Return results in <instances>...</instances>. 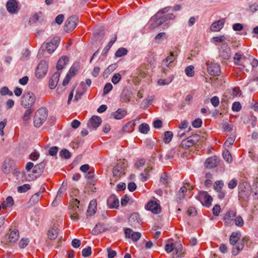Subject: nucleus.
I'll use <instances>...</instances> for the list:
<instances>
[{
  "mask_svg": "<svg viewBox=\"0 0 258 258\" xmlns=\"http://www.w3.org/2000/svg\"><path fill=\"white\" fill-rule=\"evenodd\" d=\"M243 59L244 60L245 62H250L252 68L256 67L258 66V60L252 57H251L250 58H247L245 57L243 58Z\"/></svg>",
  "mask_w": 258,
  "mask_h": 258,
  "instance_id": "obj_47",
  "label": "nucleus"
},
{
  "mask_svg": "<svg viewBox=\"0 0 258 258\" xmlns=\"http://www.w3.org/2000/svg\"><path fill=\"white\" fill-rule=\"evenodd\" d=\"M207 71L209 74L212 76H219L220 72V67L218 63L211 62L208 63Z\"/></svg>",
  "mask_w": 258,
  "mask_h": 258,
  "instance_id": "obj_11",
  "label": "nucleus"
},
{
  "mask_svg": "<svg viewBox=\"0 0 258 258\" xmlns=\"http://www.w3.org/2000/svg\"><path fill=\"white\" fill-rule=\"evenodd\" d=\"M141 237V233L139 232H134L131 235V238L134 242H137Z\"/></svg>",
  "mask_w": 258,
  "mask_h": 258,
  "instance_id": "obj_52",
  "label": "nucleus"
},
{
  "mask_svg": "<svg viewBox=\"0 0 258 258\" xmlns=\"http://www.w3.org/2000/svg\"><path fill=\"white\" fill-rule=\"evenodd\" d=\"M139 130L141 133L146 134L149 132L150 130V127L149 125L147 123H142L140 125Z\"/></svg>",
  "mask_w": 258,
  "mask_h": 258,
  "instance_id": "obj_39",
  "label": "nucleus"
},
{
  "mask_svg": "<svg viewBox=\"0 0 258 258\" xmlns=\"http://www.w3.org/2000/svg\"><path fill=\"white\" fill-rule=\"evenodd\" d=\"M96 208V203L95 201H91L88 206L87 210V215L91 216L95 213V209Z\"/></svg>",
  "mask_w": 258,
  "mask_h": 258,
  "instance_id": "obj_30",
  "label": "nucleus"
},
{
  "mask_svg": "<svg viewBox=\"0 0 258 258\" xmlns=\"http://www.w3.org/2000/svg\"><path fill=\"white\" fill-rule=\"evenodd\" d=\"M166 34L165 32H161L158 34L155 38V41L157 43H160L164 38H166Z\"/></svg>",
  "mask_w": 258,
  "mask_h": 258,
  "instance_id": "obj_44",
  "label": "nucleus"
},
{
  "mask_svg": "<svg viewBox=\"0 0 258 258\" xmlns=\"http://www.w3.org/2000/svg\"><path fill=\"white\" fill-rule=\"evenodd\" d=\"M121 96V99L123 102H127L130 101L131 96L130 92L127 90H123Z\"/></svg>",
  "mask_w": 258,
  "mask_h": 258,
  "instance_id": "obj_37",
  "label": "nucleus"
},
{
  "mask_svg": "<svg viewBox=\"0 0 258 258\" xmlns=\"http://www.w3.org/2000/svg\"><path fill=\"white\" fill-rule=\"evenodd\" d=\"M7 9L11 14H15L18 12V3L16 0H9L7 3Z\"/></svg>",
  "mask_w": 258,
  "mask_h": 258,
  "instance_id": "obj_17",
  "label": "nucleus"
},
{
  "mask_svg": "<svg viewBox=\"0 0 258 258\" xmlns=\"http://www.w3.org/2000/svg\"><path fill=\"white\" fill-rule=\"evenodd\" d=\"M80 204V201L78 200L77 199H75L72 203V206L73 207V211L75 212L73 214H71V218L72 220L77 221L78 219V215L77 214V210L79 211V205Z\"/></svg>",
  "mask_w": 258,
  "mask_h": 258,
  "instance_id": "obj_21",
  "label": "nucleus"
},
{
  "mask_svg": "<svg viewBox=\"0 0 258 258\" xmlns=\"http://www.w3.org/2000/svg\"><path fill=\"white\" fill-rule=\"evenodd\" d=\"M69 58L66 56H62L57 61L56 69L58 71L62 70L68 63Z\"/></svg>",
  "mask_w": 258,
  "mask_h": 258,
  "instance_id": "obj_25",
  "label": "nucleus"
},
{
  "mask_svg": "<svg viewBox=\"0 0 258 258\" xmlns=\"http://www.w3.org/2000/svg\"><path fill=\"white\" fill-rule=\"evenodd\" d=\"M41 198L40 192H37L32 196L30 200V202L33 204H35L38 202Z\"/></svg>",
  "mask_w": 258,
  "mask_h": 258,
  "instance_id": "obj_40",
  "label": "nucleus"
},
{
  "mask_svg": "<svg viewBox=\"0 0 258 258\" xmlns=\"http://www.w3.org/2000/svg\"><path fill=\"white\" fill-rule=\"evenodd\" d=\"M231 50L230 47L226 43L222 44L219 49L220 56L224 59H228L230 57Z\"/></svg>",
  "mask_w": 258,
  "mask_h": 258,
  "instance_id": "obj_12",
  "label": "nucleus"
},
{
  "mask_svg": "<svg viewBox=\"0 0 258 258\" xmlns=\"http://www.w3.org/2000/svg\"><path fill=\"white\" fill-rule=\"evenodd\" d=\"M147 209L154 214H158L161 212L160 205L156 202L153 201H151L148 203Z\"/></svg>",
  "mask_w": 258,
  "mask_h": 258,
  "instance_id": "obj_16",
  "label": "nucleus"
},
{
  "mask_svg": "<svg viewBox=\"0 0 258 258\" xmlns=\"http://www.w3.org/2000/svg\"><path fill=\"white\" fill-rule=\"evenodd\" d=\"M219 163V161L216 156L208 158L205 162V165L207 168H212L216 167Z\"/></svg>",
  "mask_w": 258,
  "mask_h": 258,
  "instance_id": "obj_19",
  "label": "nucleus"
},
{
  "mask_svg": "<svg viewBox=\"0 0 258 258\" xmlns=\"http://www.w3.org/2000/svg\"><path fill=\"white\" fill-rule=\"evenodd\" d=\"M80 68V65L79 63H75L71 67L69 73L67 75H69V76H71V78L75 76Z\"/></svg>",
  "mask_w": 258,
  "mask_h": 258,
  "instance_id": "obj_28",
  "label": "nucleus"
},
{
  "mask_svg": "<svg viewBox=\"0 0 258 258\" xmlns=\"http://www.w3.org/2000/svg\"><path fill=\"white\" fill-rule=\"evenodd\" d=\"M181 151V147L179 146L175 147L170 150L165 155V158L167 160H170L174 158L176 156H178Z\"/></svg>",
  "mask_w": 258,
  "mask_h": 258,
  "instance_id": "obj_18",
  "label": "nucleus"
},
{
  "mask_svg": "<svg viewBox=\"0 0 258 258\" xmlns=\"http://www.w3.org/2000/svg\"><path fill=\"white\" fill-rule=\"evenodd\" d=\"M121 79V77L120 74L116 73L113 76L111 81L114 85H116L120 81Z\"/></svg>",
  "mask_w": 258,
  "mask_h": 258,
  "instance_id": "obj_50",
  "label": "nucleus"
},
{
  "mask_svg": "<svg viewBox=\"0 0 258 258\" xmlns=\"http://www.w3.org/2000/svg\"><path fill=\"white\" fill-rule=\"evenodd\" d=\"M135 125V123L134 121L128 122L123 126L122 130L123 132L126 133L132 132L134 131Z\"/></svg>",
  "mask_w": 258,
  "mask_h": 258,
  "instance_id": "obj_33",
  "label": "nucleus"
},
{
  "mask_svg": "<svg viewBox=\"0 0 258 258\" xmlns=\"http://www.w3.org/2000/svg\"><path fill=\"white\" fill-rule=\"evenodd\" d=\"M29 242V240L28 238H26V239L23 238L20 241V242L19 243V246L21 248H24L27 246Z\"/></svg>",
  "mask_w": 258,
  "mask_h": 258,
  "instance_id": "obj_55",
  "label": "nucleus"
},
{
  "mask_svg": "<svg viewBox=\"0 0 258 258\" xmlns=\"http://www.w3.org/2000/svg\"><path fill=\"white\" fill-rule=\"evenodd\" d=\"M104 230L100 224H97L92 230V233L97 234L99 233L103 232Z\"/></svg>",
  "mask_w": 258,
  "mask_h": 258,
  "instance_id": "obj_57",
  "label": "nucleus"
},
{
  "mask_svg": "<svg viewBox=\"0 0 258 258\" xmlns=\"http://www.w3.org/2000/svg\"><path fill=\"white\" fill-rule=\"evenodd\" d=\"M59 41L60 39L59 37H54L51 42L46 43L44 47L47 49V51L51 53L56 49Z\"/></svg>",
  "mask_w": 258,
  "mask_h": 258,
  "instance_id": "obj_13",
  "label": "nucleus"
},
{
  "mask_svg": "<svg viewBox=\"0 0 258 258\" xmlns=\"http://www.w3.org/2000/svg\"><path fill=\"white\" fill-rule=\"evenodd\" d=\"M201 137L198 134H194L188 137L187 139L182 141L181 144L179 146L183 149H187L195 146L199 141Z\"/></svg>",
  "mask_w": 258,
  "mask_h": 258,
  "instance_id": "obj_5",
  "label": "nucleus"
},
{
  "mask_svg": "<svg viewBox=\"0 0 258 258\" xmlns=\"http://www.w3.org/2000/svg\"><path fill=\"white\" fill-rule=\"evenodd\" d=\"M127 50L123 47H120L117 49L115 52V56L116 57H121L126 55L127 53Z\"/></svg>",
  "mask_w": 258,
  "mask_h": 258,
  "instance_id": "obj_42",
  "label": "nucleus"
},
{
  "mask_svg": "<svg viewBox=\"0 0 258 258\" xmlns=\"http://www.w3.org/2000/svg\"><path fill=\"white\" fill-rule=\"evenodd\" d=\"M175 16L173 14H168L164 16L163 19L162 21H160L157 24H156L155 26H153L152 25L151 26L153 28H154L156 26H161L163 23L165 22L168 20H173L175 18Z\"/></svg>",
  "mask_w": 258,
  "mask_h": 258,
  "instance_id": "obj_29",
  "label": "nucleus"
},
{
  "mask_svg": "<svg viewBox=\"0 0 258 258\" xmlns=\"http://www.w3.org/2000/svg\"><path fill=\"white\" fill-rule=\"evenodd\" d=\"M240 234L238 232H233L229 238V242L233 245L232 253L237 255L244 247V244L242 241H239Z\"/></svg>",
  "mask_w": 258,
  "mask_h": 258,
  "instance_id": "obj_1",
  "label": "nucleus"
},
{
  "mask_svg": "<svg viewBox=\"0 0 258 258\" xmlns=\"http://www.w3.org/2000/svg\"><path fill=\"white\" fill-rule=\"evenodd\" d=\"M36 100L35 94L32 92L24 93L21 99V105L24 108H32Z\"/></svg>",
  "mask_w": 258,
  "mask_h": 258,
  "instance_id": "obj_3",
  "label": "nucleus"
},
{
  "mask_svg": "<svg viewBox=\"0 0 258 258\" xmlns=\"http://www.w3.org/2000/svg\"><path fill=\"white\" fill-rule=\"evenodd\" d=\"M45 164L44 162H41L34 166L33 169V173L35 174H25V179L27 181H31L35 179L38 176H39L41 173L43 171Z\"/></svg>",
  "mask_w": 258,
  "mask_h": 258,
  "instance_id": "obj_4",
  "label": "nucleus"
},
{
  "mask_svg": "<svg viewBox=\"0 0 258 258\" xmlns=\"http://www.w3.org/2000/svg\"><path fill=\"white\" fill-rule=\"evenodd\" d=\"M59 155L65 159H69L71 157V153L67 149H64L60 151Z\"/></svg>",
  "mask_w": 258,
  "mask_h": 258,
  "instance_id": "obj_46",
  "label": "nucleus"
},
{
  "mask_svg": "<svg viewBox=\"0 0 258 258\" xmlns=\"http://www.w3.org/2000/svg\"><path fill=\"white\" fill-rule=\"evenodd\" d=\"M60 77V73L58 72H55L50 78L49 81V87L51 89L55 88L57 85L59 78Z\"/></svg>",
  "mask_w": 258,
  "mask_h": 258,
  "instance_id": "obj_20",
  "label": "nucleus"
},
{
  "mask_svg": "<svg viewBox=\"0 0 258 258\" xmlns=\"http://www.w3.org/2000/svg\"><path fill=\"white\" fill-rule=\"evenodd\" d=\"M65 190L66 187L65 186L63 185V183L61 187L59 189L55 199L52 202V205H53L54 206H56V205H57V204L60 202L61 198Z\"/></svg>",
  "mask_w": 258,
  "mask_h": 258,
  "instance_id": "obj_22",
  "label": "nucleus"
},
{
  "mask_svg": "<svg viewBox=\"0 0 258 258\" xmlns=\"http://www.w3.org/2000/svg\"><path fill=\"white\" fill-rule=\"evenodd\" d=\"M164 15H163L160 11H158L155 15H154V18L156 20V22L157 24L160 21H162Z\"/></svg>",
  "mask_w": 258,
  "mask_h": 258,
  "instance_id": "obj_60",
  "label": "nucleus"
},
{
  "mask_svg": "<svg viewBox=\"0 0 258 258\" xmlns=\"http://www.w3.org/2000/svg\"><path fill=\"white\" fill-rule=\"evenodd\" d=\"M211 102L214 107H217L219 104V99L217 96H214L211 99Z\"/></svg>",
  "mask_w": 258,
  "mask_h": 258,
  "instance_id": "obj_64",
  "label": "nucleus"
},
{
  "mask_svg": "<svg viewBox=\"0 0 258 258\" xmlns=\"http://www.w3.org/2000/svg\"><path fill=\"white\" fill-rule=\"evenodd\" d=\"M27 109L25 111L23 116L22 119L24 121H27L29 120L31 118V115L34 111V109L33 108H26Z\"/></svg>",
  "mask_w": 258,
  "mask_h": 258,
  "instance_id": "obj_32",
  "label": "nucleus"
},
{
  "mask_svg": "<svg viewBox=\"0 0 258 258\" xmlns=\"http://www.w3.org/2000/svg\"><path fill=\"white\" fill-rule=\"evenodd\" d=\"M224 186V183L223 181L219 180L215 182L214 185V188L216 191H220L222 189Z\"/></svg>",
  "mask_w": 258,
  "mask_h": 258,
  "instance_id": "obj_49",
  "label": "nucleus"
},
{
  "mask_svg": "<svg viewBox=\"0 0 258 258\" xmlns=\"http://www.w3.org/2000/svg\"><path fill=\"white\" fill-rule=\"evenodd\" d=\"M194 66L190 65L187 67L185 69V72L186 75L188 77H193L195 74V72L194 71Z\"/></svg>",
  "mask_w": 258,
  "mask_h": 258,
  "instance_id": "obj_45",
  "label": "nucleus"
},
{
  "mask_svg": "<svg viewBox=\"0 0 258 258\" xmlns=\"http://www.w3.org/2000/svg\"><path fill=\"white\" fill-rule=\"evenodd\" d=\"M174 249L176 251V254L174 256V258H181L182 254V246L180 243L174 244Z\"/></svg>",
  "mask_w": 258,
  "mask_h": 258,
  "instance_id": "obj_31",
  "label": "nucleus"
},
{
  "mask_svg": "<svg viewBox=\"0 0 258 258\" xmlns=\"http://www.w3.org/2000/svg\"><path fill=\"white\" fill-rule=\"evenodd\" d=\"M238 183V181L235 178H233L231 180L229 181L228 184V186L230 189H233L235 188Z\"/></svg>",
  "mask_w": 258,
  "mask_h": 258,
  "instance_id": "obj_59",
  "label": "nucleus"
},
{
  "mask_svg": "<svg viewBox=\"0 0 258 258\" xmlns=\"http://www.w3.org/2000/svg\"><path fill=\"white\" fill-rule=\"evenodd\" d=\"M31 186L29 184H24L23 185L19 186L17 188L18 191L20 193L25 192L30 189Z\"/></svg>",
  "mask_w": 258,
  "mask_h": 258,
  "instance_id": "obj_43",
  "label": "nucleus"
},
{
  "mask_svg": "<svg viewBox=\"0 0 258 258\" xmlns=\"http://www.w3.org/2000/svg\"><path fill=\"white\" fill-rule=\"evenodd\" d=\"M224 19H220L218 21L213 23L211 26V30L212 31H218L221 30L224 24Z\"/></svg>",
  "mask_w": 258,
  "mask_h": 258,
  "instance_id": "obj_24",
  "label": "nucleus"
},
{
  "mask_svg": "<svg viewBox=\"0 0 258 258\" xmlns=\"http://www.w3.org/2000/svg\"><path fill=\"white\" fill-rule=\"evenodd\" d=\"M187 188L185 186H182L176 196V200L177 201L182 200L185 196V194L187 191Z\"/></svg>",
  "mask_w": 258,
  "mask_h": 258,
  "instance_id": "obj_27",
  "label": "nucleus"
},
{
  "mask_svg": "<svg viewBox=\"0 0 258 258\" xmlns=\"http://www.w3.org/2000/svg\"><path fill=\"white\" fill-rule=\"evenodd\" d=\"M101 122L102 119L99 116L94 115L90 119L87 125L89 128L92 127L96 130L101 124Z\"/></svg>",
  "mask_w": 258,
  "mask_h": 258,
  "instance_id": "obj_15",
  "label": "nucleus"
},
{
  "mask_svg": "<svg viewBox=\"0 0 258 258\" xmlns=\"http://www.w3.org/2000/svg\"><path fill=\"white\" fill-rule=\"evenodd\" d=\"M125 164L123 162L117 163L113 168L112 173L114 177H120L125 173Z\"/></svg>",
  "mask_w": 258,
  "mask_h": 258,
  "instance_id": "obj_10",
  "label": "nucleus"
},
{
  "mask_svg": "<svg viewBox=\"0 0 258 258\" xmlns=\"http://www.w3.org/2000/svg\"><path fill=\"white\" fill-rule=\"evenodd\" d=\"M91 253V247L90 246H88L82 250V255L84 257H88L90 256Z\"/></svg>",
  "mask_w": 258,
  "mask_h": 258,
  "instance_id": "obj_53",
  "label": "nucleus"
},
{
  "mask_svg": "<svg viewBox=\"0 0 258 258\" xmlns=\"http://www.w3.org/2000/svg\"><path fill=\"white\" fill-rule=\"evenodd\" d=\"M202 120L201 118H198L192 122V125L195 128H199L202 126Z\"/></svg>",
  "mask_w": 258,
  "mask_h": 258,
  "instance_id": "obj_51",
  "label": "nucleus"
},
{
  "mask_svg": "<svg viewBox=\"0 0 258 258\" xmlns=\"http://www.w3.org/2000/svg\"><path fill=\"white\" fill-rule=\"evenodd\" d=\"M19 237L18 230L14 229L11 232L9 238L11 242H15L18 239Z\"/></svg>",
  "mask_w": 258,
  "mask_h": 258,
  "instance_id": "obj_35",
  "label": "nucleus"
},
{
  "mask_svg": "<svg viewBox=\"0 0 258 258\" xmlns=\"http://www.w3.org/2000/svg\"><path fill=\"white\" fill-rule=\"evenodd\" d=\"M201 203L204 206L209 207L212 204L213 201L212 197L208 194V193L205 191H201L199 192V195L197 198Z\"/></svg>",
  "mask_w": 258,
  "mask_h": 258,
  "instance_id": "obj_7",
  "label": "nucleus"
},
{
  "mask_svg": "<svg viewBox=\"0 0 258 258\" xmlns=\"http://www.w3.org/2000/svg\"><path fill=\"white\" fill-rule=\"evenodd\" d=\"M223 157L224 160L228 163H231L232 161V156L228 150H225L223 151Z\"/></svg>",
  "mask_w": 258,
  "mask_h": 258,
  "instance_id": "obj_41",
  "label": "nucleus"
},
{
  "mask_svg": "<svg viewBox=\"0 0 258 258\" xmlns=\"http://www.w3.org/2000/svg\"><path fill=\"white\" fill-rule=\"evenodd\" d=\"M107 251L108 252V258H113L116 255V252L112 250L110 247H108Z\"/></svg>",
  "mask_w": 258,
  "mask_h": 258,
  "instance_id": "obj_63",
  "label": "nucleus"
},
{
  "mask_svg": "<svg viewBox=\"0 0 258 258\" xmlns=\"http://www.w3.org/2000/svg\"><path fill=\"white\" fill-rule=\"evenodd\" d=\"M78 21V17L76 16L70 17L66 21L64 30L67 32L73 31L77 26Z\"/></svg>",
  "mask_w": 258,
  "mask_h": 258,
  "instance_id": "obj_6",
  "label": "nucleus"
},
{
  "mask_svg": "<svg viewBox=\"0 0 258 258\" xmlns=\"http://www.w3.org/2000/svg\"><path fill=\"white\" fill-rule=\"evenodd\" d=\"M126 110L119 108L116 112L112 113L111 116L116 119H121L125 117L126 115Z\"/></svg>",
  "mask_w": 258,
  "mask_h": 258,
  "instance_id": "obj_23",
  "label": "nucleus"
},
{
  "mask_svg": "<svg viewBox=\"0 0 258 258\" xmlns=\"http://www.w3.org/2000/svg\"><path fill=\"white\" fill-rule=\"evenodd\" d=\"M48 70V65L46 61L41 60L38 64L36 70V76L37 78H42L44 77Z\"/></svg>",
  "mask_w": 258,
  "mask_h": 258,
  "instance_id": "obj_9",
  "label": "nucleus"
},
{
  "mask_svg": "<svg viewBox=\"0 0 258 258\" xmlns=\"http://www.w3.org/2000/svg\"><path fill=\"white\" fill-rule=\"evenodd\" d=\"M234 141L235 139L233 138V137L228 138L224 144V147H229L230 146L233 144Z\"/></svg>",
  "mask_w": 258,
  "mask_h": 258,
  "instance_id": "obj_56",
  "label": "nucleus"
},
{
  "mask_svg": "<svg viewBox=\"0 0 258 258\" xmlns=\"http://www.w3.org/2000/svg\"><path fill=\"white\" fill-rule=\"evenodd\" d=\"M241 109V105L239 102H235L233 103L232 109L234 111H239Z\"/></svg>",
  "mask_w": 258,
  "mask_h": 258,
  "instance_id": "obj_58",
  "label": "nucleus"
},
{
  "mask_svg": "<svg viewBox=\"0 0 258 258\" xmlns=\"http://www.w3.org/2000/svg\"><path fill=\"white\" fill-rule=\"evenodd\" d=\"M48 116L46 108L41 107L38 109L34 116V125L36 127H39L46 121Z\"/></svg>",
  "mask_w": 258,
  "mask_h": 258,
  "instance_id": "obj_2",
  "label": "nucleus"
},
{
  "mask_svg": "<svg viewBox=\"0 0 258 258\" xmlns=\"http://www.w3.org/2000/svg\"><path fill=\"white\" fill-rule=\"evenodd\" d=\"M47 234L50 239L53 240L57 237L58 232L56 229L51 228L48 230Z\"/></svg>",
  "mask_w": 258,
  "mask_h": 258,
  "instance_id": "obj_38",
  "label": "nucleus"
},
{
  "mask_svg": "<svg viewBox=\"0 0 258 258\" xmlns=\"http://www.w3.org/2000/svg\"><path fill=\"white\" fill-rule=\"evenodd\" d=\"M176 56L174 55L173 52L170 53V55L164 59L162 61V65L168 67L169 64L172 62L176 58Z\"/></svg>",
  "mask_w": 258,
  "mask_h": 258,
  "instance_id": "obj_26",
  "label": "nucleus"
},
{
  "mask_svg": "<svg viewBox=\"0 0 258 258\" xmlns=\"http://www.w3.org/2000/svg\"><path fill=\"white\" fill-rule=\"evenodd\" d=\"M236 216V213L230 211L227 213V214L225 215V216L224 217V220L226 222H227L229 221V220L231 218L235 217Z\"/></svg>",
  "mask_w": 258,
  "mask_h": 258,
  "instance_id": "obj_48",
  "label": "nucleus"
},
{
  "mask_svg": "<svg viewBox=\"0 0 258 258\" xmlns=\"http://www.w3.org/2000/svg\"><path fill=\"white\" fill-rule=\"evenodd\" d=\"M107 205L110 209H117L119 206V201L114 195H112L108 197Z\"/></svg>",
  "mask_w": 258,
  "mask_h": 258,
  "instance_id": "obj_14",
  "label": "nucleus"
},
{
  "mask_svg": "<svg viewBox=\"0 0 258 258\" xmlns=\"http://www.w3.org/2000/svg\"><path fill=\"white\" fill-rule=\"evenodd\" d=\"M112 89V85L111 83H108L106 84L103 89V94L106 95L108 94Z\"/></svg>",
  "mask_w": 258,
  "mask_h": 258,
  "instance_id": "obj_54",
  "label": "nucleus"
},
{
  "mask_svg": "<svg viewBox=\"0 0 258 258\" xmlns=\"http://www.w3.org/2000/svg\"><path fill=\"white\" fill-rule=\"evenodd\" d=\"M173 137V134L172 132L170 131H166L164 133V137L163 138V141L166 144H168L170 142L172 138Z\"/></svg>",
  "mask_w": 258,
  "mask_h": 258,
  "instance_id": "obj_36",
  "label": "nucleus"
},
{
  "mask_svg": "<svg viewBox=\"0 0 258 258\" xmlns=\"http://www.w3.org/2000/svg\"><path fill=\"white\" fill-rule=\"evenodd\" d=\"M116 36H114V37L111 38V39L108 43L107 45L103 49L102 52V54L106 55L108 51H109L113 44L116 41Z\"/></svg>",
  "mask_w": 258,
  "mask_h": 258,
  "instance_id": "obj_34",
  "label": "nucleus"
},
{
  "mask_svg": "<svg viewBox=\"0 0 258 258\" xmlns=\"http://www.w3.org/2000/svg\"><path fill=\"white\" fill-rule=\"evenodd\" d=\"M174 249V244H167L165 245V250L167 253H170Z\"/></svg>",
  "mask_w": 258,
  "mask_h": 258,
  "instance_id": "obj_62",
  "label": "nucleus"
},
{
  "mask_svg": "<svg viewBox=\"0 0 258 258\" xmlns=\"http://www.w3.org/2000/svg\"><path fill=\"white\" fill-rule=\"evenodd\" d=\"M235 223L236 226H242L243 225L244 222L243 219L241 216H237L235 218Z\"/></svg>",
  "mask_w": 258,
  "mask_h": 258,
  "instance_id": "obj_61",
  "label": "nucleus"
},
{
  "mask_svg": "<svg viewBox=\"0 0 258 258\" xmlns=\"http://www.w3.org/2000/svg\"><path fill=\"white\" fill-rule=\"evenodd\" d=\"M241 94V91L238 88L234 87L232 90H229L225 93L223 96L222 102L227 103L230 99L237 96H240Z\"/></svg>",
  "mask_w": 258,
  "mask_h": 258,
  "instance_id": "obj_8",
  "label": "nucleus"
}]
</instances>
